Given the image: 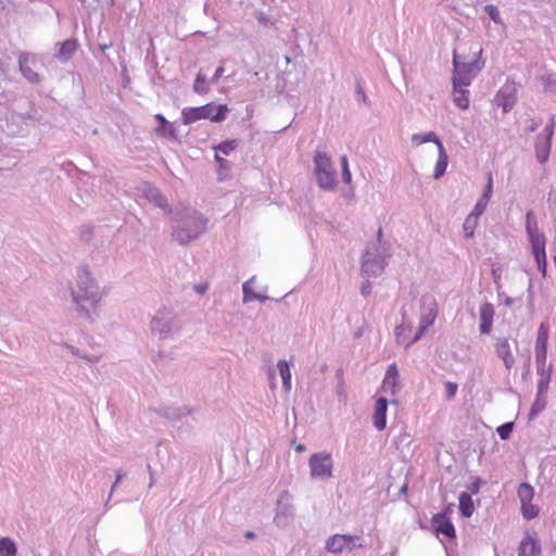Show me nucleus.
Segmentation results:
<instances>
[{
	"label": "nucleus",
	"instance_id": "nucleus-1",
	"mask_svg": "<svg viewBox=\"0 0 556 556\" xmlns=\"http://www.w3.org/2000/svg\"><path fill=\"white\" fill-rule=\"evenodd\" d=\"M76 311L86 319L93 320L97 306L104 296V291L86 267L78 269L76 288L71 291Z\"/></svg>",
	"mask_w": 556,
	"mask_h": 556
},
{
	"label": "nucleus",
	"instance_id": "nucleus-2",
	"mask_svg": "<svg viewBox=\"0 0 556 556\" xmlns=\"http://www.w3.org/2000/svg\"><path fill=\"white\" fill-rule=\"evenodd\" d=\"M173 220L175 225L172 236L180 245H187L206 230L207 219L193 208H177Z\"/></svg>",
	"mask_w": 556,
	"mask_h": 556
},
{
	"label": "nucleus",
	"instance_id": "nucleus-3",
	"mask_svg": "<svg viewBox=\"0 0 556 556\" xmlns=\"http://www.w3.org/2000/svg\"><path fill=\"white\" fill-rule=\"evenodd\" d=\"M482 49L473 51L472 54H453V84L456 86H469L471 80L484 66L481 60Z\"/></svg>",
	"mask_w": 556,
	"mask_h": 556
},
{
	"label": "nucleus",
	"instance_id": "nucleus-4",
	"mask_svg": "<svg viewBox=\"0 0 556 556\" xmlns=\"http://www.w3.org/2000/svg\"><path fill=\"white\" fill-rule=\"evenodd\" d=\"M226 104L207 103L198 108H186L181 112L184 124L189 125L200 119H210L215 123L223 122L228 113Z\"/></svg>",
	"mask_w": 556,
	"mask_h": 556
},
{
	"label": "nucleus",
	"instance_id": "nucleus-5",
	"mask_svg": "<svg viewBox=\"0 0 556 556\" xmlns=\"http://www.w3.org/2000/svg\"><path fill=\"white\" fill-rule=\"evenodd\" d=\"M180 329V321L176 313L167 307L159 309L152 317L150 330L159 339L172 337Z\"/></svg>",
	"mask_w": 556,
	"mask_h": 556
},
{
	"label": "nucleus",
	"instance_id": "nucleus-6",
	"mask_svg": "<svg viewBox=\"0 0 556 556\" xmlns=\"http://www.w3.org/2000/svg\"><path fill=\"white\" fill-rule=\"evenodd\" d=\"M314 173L318 186L324 190H333L337 187L336 175L331 159L321 151H316L314 155Z\"/></svg>",
	"mask_w": 556,
	"mask_h": 556
},
{
	"label": "nucleus",
	"instance_id": "nucleus-7",
	"mask_svg": "<svg viewBox=\"0 0 556 556\" xmlns=\"http://www.w3.org/2000/svg\"><path fill=\"white\" fill-rule=\"evenodd\" d=\"M453 513V504H450L441 513L433 515L430 520L432 532L441 541H453L456 539V530L452 522Z\"/></svg>",
	"mask_w": 556,
	"mask_h": 556
},
{
	"label": "nucleus",
	"instance_id": "nucleus-8",
	"mask_svg": "<svg viewBox=\"0 0 556 556\" xmlns=\"http://www.w3.org/2000/svg\"><path fill=\"white\" fill-rule=\"evenodd\" d=\"M389 254L387 253V249L382 251L379 248L371 251V248H367L365 253L363 254L362 262V274L367 277H377L381 275L383 271L387 258Z\"/></svg>",
	"mask_w": 556,
	"mask_h": 556
},
{
	"label": "nucleus",
	"instance_id": "nucleus-9",
	"mask_svg": "<svg viewBox=\"0 0 556 556\" xmlns=\"http://www.w3.org/2000/svg\"><path fill=\"white\" fill-rule=\"evenodd\" d=\"M420 325L413 342L418 341L427 329L434 323L438 315V304L433 295L425 294L420 299Z\"/></svg>",
	"mask_w": 556,
	"mask_h": 556
},
{
	"label": "nucleus",
	"instance_id": "nucleus-10",
	"mask_svg": "<svg viewBox=\"0 0 556 556\" xmlns=\"http://www.w3.org/2000/svg\"><path fill=\"white\" fill-rule=\"evenodd\" d=\"M311 476L317 479H327L332 475L333 462L329 453L319 452L311 455L308 459Z\"/></svg>",
	"mask_w": 556,
	"mask_h": 556
},
{
	"label": "nucleus",
	"instance_id": "nucleus-11",
	"mask_svg": "<svg viewBox=\"0 0 556 556\" xmlns=\"http://www.w3.org/2000/svg\"><path fill=\"white\" fill-rule=\"evenodd\" d=\"M141 197L147 199L151 204L161 208L166 215L173 214V210L170 208L167 199L161 192V190L150 182H142L138 188Z\"/></svg>",
	"mask_w": 556,
	"mask_h": 556
},
{
	"label": "nucleus",
	"instance_id": "nucleus-12",
	"mask_svg": "<svg viewBox=\"0 0 556 556\" xmlns=\"http://www.w3.org/2000/svg\"><path fill=\"white\" fill-rule=\"evenodd\" d=\"M361 540V536L334 534L327 540L326 549L332 554H340L344 551H352L356 546L362 547L361 543L357 544V542Z\"/></svg>",
	"mask_w": 556,
	"mask_h": 556
},
{
	"label": "nucleus",
	"instance_id": "nucleus-13",
	"mask_svg": "<svg viewBox=\"0 0 556 556\" xmlns=\"http://www.w3.org/2000/svg\"><path fill=\"white\" fill-rule=\"evenodd\" d=\"M555 121L554 117L549 119V123L546 125L543 135H539L535 140V151L536 157L540 163H544L549 155L551 151V141L554 134Z\"/></svg>",
	"mask_w": 556,
	"mask_h": 556
},
{
	"label": "nucleus",
	"instance_id": "nucleus-14",
	"mask_svg": "<svg viewBox=\"0 0 556 556\" xmlns=\"http://www.w3.org/2000/svg\"><path fill=\"white\" fill-rule=\"evenodd\" d=\"M516 85L515 83H506L496 93L494 102L497 106L503 108V112H509L516 103Z\"/></svg>",
	"mask_w": 556,
	"mask_h": 556
},
{
	"label": "nucleus",
	"instance_id": "nucleus-15",
	"mask_svg": "<svg viewBox=\"0 0 556 556\" xmlns=\"http://www.w3.org/2000/svg\"><path fill=\"white\" fill-rule=\"evenodd\" d=\"M542 548L535 533H526L518 546V556H541Z\"/></svg>",
	"mask_w": 556,
	"mask_h": 556
},
{
	"label": "nucleus",
	"instance_id": "nucleus-16",
	"mask_svg": "<svg viewBox=\"0 0 556 556\" xmlns=\"http://www.w3.org/2000/svg\"><path fill=\"white\" fill-rule=\"evenodd\" d=\"M522 515L527 519L535 518L539 515V506L533 504V489H519Z\"/></svg>",
	"mask_w": 556,
	"mask_h": 556
},
{
	"label": "nucleus",
	"instance_id": "nucleus-17",
	"mask_svg": "<svg viewBox=\"0 0 556 556\" xmlns=\"http://www.w3.org/2000/svg\"><path fill=\"white\" fill-rule=\"evenodd\" d=\"M156 415L163 417L165 419L176 421L181 419L185 416L192 414L193 409L184 405V406H160L152 409Z\"/></svg>",
	"mask_w": 556,
	"mask_h": 556
},
{
	"label": "nucleus",
	"instance_id": "nucleus-18",
	"mask_svg": "<svg viewBox=\"0 0 556 556\" xmlns=\"http://www.w3.org/2000/svg\"><path fill=\"white\" fill-rule=\"evenodd\" d=\"M414 441L410 433L402 431L394 441L396 450L400 452L403 459H408L414 454Z\"/></svg>",
	"mask_w": 556,
	"mask_h": 556
},
{
	"label": "nucleus",
	"instance_id": "nucleus-19",
	"mask_svg": "<svg viewBox=\"0 0 556 556\" xmlns=\"http://www.w3.org/2000/svg\"><path fill=\"white\" fill-rule=\"evenodd\" d=\"M496 354L498 357H501L504 362V365L507 369H510L515 364L514 355L510 351V345L507 341V339L502 338L496 340L495 344Z\"/></svg>",
	"mask_w": 556,
	"mask_h": 556
},
{
	"label": "nucleus",
	"instance_id": "nucleus-20",
	"mask_svg": "<svg viewBox=\"0 0 556 556\" xmlns=\"http://www.w3.org/2000/svg\"><path fill=\"white\" fill-rule=\"evenodd\" d=\"M388 408V400L386 397H379L376 401L374 412V425L378 430H383L387 425L386 414Z\"/></svg>",
	"mask_w": 556,
	"mask_h": 556
},
{
	"label": "nucleus",
	"instance_id": "nucleus-21",
	"mask_svg": "<svg viewBox=\"0 0 556 556\" xmlns=\"http://www.w3.org/2000/svg\"><path fill=\"white\" fill-rule=\"evenodd\" d=\"M493 315H494V308H493L492 304L484 303L480 307V319H481L480 331H481V333H489L491 331L492 323H493Z\"/></svg>",
	"mask_w": 556,
	"mask_h": 556
},
{
	"label": "nucleus",
	"instance_id": "nucleus-22",
	"mask_svg": "<svg viewBox=\"0 0 556 556\" xmlns=\"http://www.w3.org/2000/svg\"><path fill=\"white\" fill-rule=\"evenodd\" d=\"M529 240L532 247V253L535 258H540L544 261V252H545V236L543 232H535L534 235H529Z\"/></svg>",
	"mask_w": 556,
	"mask_h": 556
},
{
	"label": "nucleus",
	"instance_id": "nucleus-23",
	"mask_svg": "<svg viewBox=\"0 0 556 556\" xmlns=\"http://www.w3.org/2000/svg\"><path fill=\"white\" fill-rule=\"evenodd\" d=\"M447 163H448V156L445 152V149L442 143H439L438 161H437L434 174H433V177L435 179H439L444 175L446 167H447Z\"/></svg>",
	"mask_w": 556,
	"mask_h": 556
},
{
	"label": "nucleus",
	"instance_id": "nucleus-24",
	"mask_svg": "<svg viewBox=\"0 0 556 556\" xmlns=\"http://www.w3.org/2000/svg\"><path fill=\"white\" fill-rule=\"evenodd\" d=\"M77 49V42L74 39H67L61 43L59 52L55 56L62 61L67 62Z\"/></svg>",
	"mask_w": 556,
	"mask_h": 556
},
{
	"label": "nucleus",
	"instance_id": "nucleus-25",
	"mask_svg": "<svg viewBox=\"0 0 556 556\" xmlns=\"http://www.w3.org/2000/svg\"><path fill=\"white\" fill-rule=\"evenodd\" d=\"M466 87L467 86H456L453 84L454 102L462 110H466L469 106L468 90L465 89Z\"/></svg>",
	"mask_w": 556,
	"mask_h": 556
},
{
	"label": "nucleus",
	"instance_id": "nucleus-26",
	"mask_svg": "<svg viewBox=\"0 0 556 556\" xmlns=\"http://www.w3.org/2000/svg\"><path fill=\"white\" fill-rule=\"evenodd\" d=\"M399 380V372L395 364H392L389 366L384 380H383V388L388 391L390 390L391 393L395 392V388Z\"/></svg>",
	"mask_w": 556,
	"mask_h": 556
},
{
	"label": "nucleus",
	"instance_id": "nucleus-27",
	"mask_svg": "<svg viewBox=\"0 0 556 556\" xmlns=\"http://www.w3.org/2000/svg\"><path fill=\"white\" fill-rule=\"evenodd\" d=\"M155 119L159 122V127L155 129L157 135H167L169 138L176 139V131L173 126L162 114H156Z\"/></svg>",
	"mask_w": 556,
	"mask_h": 556
},
{
	"label": "nucleus",
	"instance_id": "nucleus-28",
	"mask_svg": "<svg viewBox=\"0 0 556 556\" xmlns=\"http://www.w3.org/2000/svg\"><path fill=\"white\" fill-rule=\"evenodd\" d=\"M254 281V277L249 279L248 281H245L242 286V289H243V302L244 303H248V302H251V301H260V302H265L268 298L266 295H261L258 293H256L251 285L252 282Z\"/></svg>",
	"mask_w": 556,
	"mask_h": 556
},
{
	"label": "nucleus",
	"instance_id": "nucleus-29",
	"mask_svg": "<svg viewBox=\"0 0 556 556\" xmlns=\"http://www.w3.org/2000/svg\"><path fill=\"white\" fill-rule=\"evenodd\" d=\"M459 511L464 517H471L475 511V505L473 501L471 498V495L464 492L459 496Z\"/></svg>",
	"mask_w": 556,
	"mask_h": 556
},
{
	"label": "nucleus",
	"instance_id": "nucleus-30",
	"mask_svg": "<svg viewBox=\"0 0 556 556\" xmlns=\"http://www.w3.org/2000/svg\"><path fill=\"white\" fill-rule=\"evenodd\" d=\"M20 70L25 78H27L30 83L39 81V75L34 72L29 65V60L25 55H21L20 60Z\"/></svg>",
	"mask_w": 556,
	"mask_h": 556
},
{
	"label": "nucleus",
	"instance_id": "nucleus-31",
	"mask_svg": "<svg viewBox=\"0 0 556 556\" xmlns=\"http://www.w3.org/2000/svg\"><path fill=\"white\" fill-rule=\"evenodd\" d=\"M277 368L282 379L285 390L289 391L291 389V371L289 364L285 359H280L277 364Z\"/></svg>",
	"mask_w": 556,
	"mask_h": 556
},
{
	"label": "nucleus",
	"instance_id": "nucleus-32",
	"mask_svg": "<svg viewBox=\"0 0 556 556\" xmlns=\"http://www.w3.org/2000/svg\"><path fill=\"white\" fill-rule=\"evenodd\" d=\"M413 143L419 146L425 142H433L437 144V148L439 149V143H442L439 137L433 131H429L427 134H415L412 137Z\"/></svg>",
	"mask_w": 556,
	"mask_h": 556
},
{
	"label": "nucleus",
	"instance_id": "nucleus-33",
	"mask_svg": "<svg viewBox=\"0 0 556 556\" xmlns=\"http://www.w3.org/2000/svg\"><path fill=\"white\" fill-rule=\"evenodd\" d=\"M16 545L9 538L0 539V555L1 556H15L16 555Z\"/></svg>",
	"mask_w": 556,
	"mask_h": 556
},
{
	"label": "nucleus",
	"instance_id": "nucleus-34",
	"mask_svg": "<svg viewBox=\"0 0 556 556\" xmlns=\"http://www.w3.org/2000/svg\"><path fill=\"white\" fill-rule=\"evenodd\" d=\"M538 374L540 375V379L538 382V394L540 396L542 393L546 392L548 388V383L551 380V366L548 367L547 370L543 368V370L538 371Z\"/></svg>",
	"mask_w": 556,
	"mask_h": 556
},
{
	"label": "nucleus",
	"instance_id": "nucleus-35",
	"mask_svg": "<svg viewBox=\"0 0 556 556\" xmlns=\"http://www.w3.org/2000/svg\"><path fill=\"white\" fill-rule=\"evenodd\" d=\"M478 225V218L475 215H468L464 222L463 228L466 238H472Z\"/></svg>",
	"mask_w": 556,
	"mask_h": 556
},
{
	"label": "nucleus",
	"instance_id": "nucleus-36",
	"mask_svg": "<svg viewBox=\"0 0 556 556\" xmlns=\"http://www.w3.org/2000/svg\"><path fill=\"white\" fill-rule=\"evenodd\" d=\"M546 351H547V345H535V358H536V364H538V371H541V370H543V368H545Z\"/></svg>",
	"mask_w": 556,
	"mask_h": 556
},
{
	"label": "nucleus",
	"instance_id": "nucleus-37",
	"mask_svg": "<svg viewBox=\"0 0 556 556\" xmlns=\"http://www.w3.org/2000/svg\"><path fill=\"white\" fill-rule=\"evenodd\" d=\"M193 90L197 93H207L208 92L207 81L201 72L198 73V75L195 77V80L193 84Z\"/></svg>",
	"mask_w": 556,
	"mask_h": 556
},
{
	"label": "nucleus",
	"instance_id": "nucleus-38",
	"mask_svg": "<svg viewBox=\"0 0 556 556\" xmlns=\"http://www.w3.org/2000/svg\"><path fill=\"white\" fill-rule=\"evenodd\" d=\"M238 147V140H226L215 147V151L217 153H223L228 155L231 151H233Z\"/></svg>",
	"mask_w": 556,
	"mask_h": 556
},
{
	"label": "nucleus",
	"instance_id": "nucleus-39",
	"mask_svg": "<svg viewBox=\"0 0 556 556\" xmlns=\"http://www.w3.org/2000/svg\"><path fill=\"white\" fill-rule=\"evenodd\" d=\"M406 330H410V327H406L404 326V324L402 325H399L396 328H395V340L399 344H405V346H409L413 342V340L410 342H406L405 339H404V332Z\"/></svg>",
	"mask_w": 556,
	"mask_h": 556
},
{
	"label": "nucleus",
	"instance_id": "nucleus-40",
	"mask_svg": "<svg viewBox=\"0 0 556 556\" xmlns=\"http://www.w3.org/2000/svg\"><path fill=\"white\" fill-rule=\"evenodd\" d=\"M547 339H548V328L543 323L540 325L535 345H547Z\"/></svg>",
	"mask_w": 556,
	"mask_h": 556
},
{
	"label": "nucleus",
	"instance_id": "nucleus-41",
	"mask_svg": "<svg viewBox=\"0 0 556 556\" xmlns=\"http://www.w3.org/2000/svg\"><path fill=\"white\" fill-rule=\"evenodd\" d=\"M526 230L528 236L535 232H541L538 228V224L532 218V212H528L526 216Z\"/></svg>",
	"mask_w": 556,
	"mask_h": 556
},
{
	"label": "nucleus",
	"instance_id": "nucleus-42",
	"mask_svg": "<svg viewBox=\"0 0 556 556\" xmlns=\"http://www.w3.org/2000/svg\"><path fill=\"white\" fill-rule=\"evenodd\" d=\"M514 422H505L497 428V433L502 440H507L513 431Z\"/></svg>",
	"mask_w": 556,
	"mask_h": 556
},
{
	"label": "nucleus",
	"instance_id": "nucleus-43",
	"mask_svg": "<svg viewBox=\"0 0 556 556\" xmlns=\"http://www.w3.org/2000/svg\"><path fill=\"white\" fill-rule=\"evenodd\" d=\"M340 162L342 166V179L345 184H350L352 176L349 169L348 157L345 155L341 156Z\"/></svg>",
	"mask_w": 556,
	"mask_h": 556
},
{
	"label": "nucleus",
	"instance_id": "nucleus-44",
	"mask_svg": "<svg viewBox=\"0 0 556 556\" xmlns=\"http://www.w3.org/2000/svg\"><path fill=\"white\" fill-rule=\"evenodd\" d=\"M543 85L545 90L551 92H556V76L555 75H548L543 78Z\"/></svg>",
	"mask_w": 556,
	"mask_h": 556
},
{
	"label": "nucleus",
	"instance_id": "nucleus-45",
	"mask_svg": "<svg viewBox=\"0 0 556 556\" xmlns=\"http://www.w3.org/2000/svg\"><path fill=\"white\" fill-rule=\"evenodd\" d=\"M488 200L480 198V200L477 202L473 211L469 215H475V217L479 218V216L484 212Z\"/></svg>",
	"mask_w": 556,
	"mask_h": 556
},
{
	"label": "nucleus",
	"instance_id": "nucleus-46",
	"mask_svg": "<svg viewBox=\"0 0 556 556\" xmlns=\"http://www.w3.org/2000/svg\"><path fill=\"white\" fill-rule=\"evenodd\" d=\"M484 11L489 14L492 21L498 23L501 21L498 10L495 5L488 4L484 8Z\"/></svg>",
	"mask_w": 556,
	"mask_h": 556
},
{
	"label": "nucleus",
	"instance_id": "nucleus-47",
	"mask_svg": "<svg viewBox=\"0 0 556 556\" xmlns=\"http://www.w3.org/2000/svg\"><path fill=\"white\" fill-rule=\"evenodd\" d=\"M381 238H382V229L379 228L377 231V240L375 242H372L370 245H368L367 248H371V251L376 250V248H379V250H381V251L383 249H387L386 243H382Z\"/></svg>",
	"mask_w": 556,
	"mask_h": 556
},
{
	"label": "nucleus",
	"instance_id": "nucleus-48",
	"mask_svg": "<svg viewBox=\"0 0 556 556\" xmlns=\"http://www.w3.org/2000/svg\"><path fill=\"white\" fill-rule=\"evenodd\" d=\"M545 406L544 402H541L540 396L538 395L536 401L533 403L530 412V418L534 417L539 412L543 410Z\"/></svg>",
	"mask_w": 556,
	"mask_h": 556
},
{
	"label": "nucleus",
	"instance_id": "nucleus-49",
	"mask_svg": "<svg viewBox=\"0 0 556 556\" xmlns=\"http://www.w3.org/2000/svg\"><path fill=\"white\" fill-rule=\"evenodd\" d=\"M492 188H493L492 175L489 174L488 175V182H486V186L484 188V191H483V194H482L481 198L489 201L490 198H491V194H492Z\"/></svg>",
	"mask_w": 556,
	"mask_h": 556
},
{
	"label": "nucleus",
	"instance_id": "nucleus-50",
	"mask_svg": "<svg viewBox=\"0 0 556 556\" xmlns=\"http://www.w3.org/2000/svg\"><path fill=\"white\" fill-rule=\"evenodd\" d=\"M79 357L87 361L88 363L94 364V363L100 362V359L102 358V355L101 354L81 353Z\"/></svg>",
	"mask_w": 556,
	"mask_h": 556
},
{
	"label": "nucleus",
	"instance_id": "nucleus-51",
	"mask_svg": "<svg viewBox=\"0 0 556 556\" xmlns=\"http://www.w3.org/2000/svg\"><path fill=\"white\" fill-rule=\"evenodd\" d=\"M445 389H446V397L448 400L453 399L457 391V384L455 382L448 381L445 383Z\"/></svg>",
	"mask_w": 556,
	"mask_h": 556
},
{
	"label": "nucleus",
	"instance_id": "nucleus-52",
	"mask_svg": "<svg viewBox=\"0 0 556 556\" xmlns=\"http://www.w3.org/2000/svg\"><path fill=\"white\" fill-rule=\"evenodd\" d=\"M215 161L218 163L220 169H229V162L223 159L219 153H215Z\"/></svg>",
	"mask_w": 556,
	"mask_h": 556
},
{
	"label": "nucleus",
	"instance_id": "nucleus-53",
	"mask_svg": "<svg viewBox=\"0 0 556 556\" xmlns=\"http://www.w3.org/2000/svg\"><path fill=\"white\" fill-rule=\"evenodd\" d=\"M356 97H357L358 101H362L363 103H367V97L359 84H357V86H356Z\"/></svg>",
	"mask_w": 556,
	"mask_h": 556
},
{
	"label": "nucleus",
	"instance_id": "nucleus-54",
	"mask_svg": "<svg viewBox=\"0 0 556 556\" xmlns=\"http://www.w3.org/2000/svg\"><path fill=\"white\" fill-rule=\"evenodd\" d=\"M370 291H371V285L369 282V280H366L362 283V288H361V292L364 296H367L368 294H370Z\"/></svg>",
	"mask_w": 556,
	"mask_h": 556
},
{
	"label": "nucleus",
	"instance_id": "nucleus-55",
	"mask_svg": "<svg viewBox=\"0 0 556 556\" xmlns=\"http://www.w3.org/2000/svg\"><path fill=\"white\" fill-rule=\"evenodd\" d=\"M224 74V67L223 66H219L216 68L211 81L213 84H216L218 81V79L222 77V75Z\"/></svg>",
	"mask_w": 556,
	"mask_h": 556
},
{
	"label": "nucleus",
	"instance_id": "nucleus-56",
	"mask_svg": "<svg viewBox=\"0 0 556 556\" xmlns=\"http://www.w3.org/2000/svg\"><path fill=\"white\" fill-rule=\"evenodd\" d=\"M256 20H257L261 24H263V25H265V26H267V25H268V22H269V18H268V17H267V15H266V14H264L263 12H257V13H256Z\"/></svg>",
	"mask_w": 556,
	"mask_h": 556
},
{
	"label": "nucleus",
	"instance_id": "nucleus-57",
	"mask_svg": "<svg viewBox=\"0 0 556 556\" xmlns=\"http://www.w3.org/2000/svg\"><path fill=\"white\" fill-rule=\"evenodd\" d=\"M536 263H538V267L539 269L543 273V275H545V270H546V254L544 253V261L540 258H535Z\"/></svg>",
	"mask_w": 556,
	"mask_h": 556
},
{
	"label": "nucleus",
	"instance_id": "nucleus-58",
	"mask_svg": "<svg viewBox=\"0 0 556 556\" xmlns=\"http://www.w3.org/2000/svg\"><path fill=\"white\" fill-rule=\"evenodd\" d=\"M64 346H65V348H66V349L72 353V354L77 355L78 357L80 356L81 352H80V350H79V349H77V348H75V346H73V345H71V344H67V343H65V344H64Z\"/></svg>",
	"mask_w": 556,
	"mask_h": 556
},
{
	"label": "nucleus",
	"instance_id": "nucleus-59",
	"mask_svg": "<svg viewBox=\"0 0 556 556\" xmlns=\"http://www.w3.org/2000/svg\"><path fill=\"white\" fill-rule=\"evenodd\" d=\"M123 476H124V473L118 472L117 476H116L115 482L113 483L112 486H116V484L121 483L122 480H123Z\"/></svg>",
	"mask_w": 556,
	"mask_h": 556
},
{
	"label": "nucleus",
	"instance_id": "nucleus-60",
	"mask_svg": "<svg viewBox=\"0 0 556 556\" xmlns=\"http://www.w3.org/2000/svg\"><path fill=\"white\" fill-rule=\"evenodd\" d=\"M306 450L305 445L304 444H296L295 445V451L301 453V452H304Z\"/></svg>",
	"mask_w": 556,
	"mask_h": 556
},
{
	"label": "nucleus",
	"instance_id": "nucleus-61",
	"mask_svg": "<svg viewBox=\"0 0 556 556\" xmlns=\"http://www.w3.org/2000/svg\"><path fill=\"white\" fill-rule=\"evenodd\" d=\"M195 291L198 293L203 294L206 291V287L205 286H198V287H195Z\"/></svg>",
	"mask_w": 556,
	"mask_h": 556
},
{
	"label": "nucleus",
	"instance_id": "nucleus-62",
	"mask_svg": "<svg viewBox=\"0 0 556 556\" xmlns=\"http://www.w3.org/2000/svg\"><path fill=\"white\" fill-rule=\"evenodd\" d=\"M538 124L536 123H532L529 127H528V130L531 131V132H534L536 129H538Z\"/></svg>",
	"mask_w": 556,
	"mask_h": 556
},
{
	"label": "nucleus",
	"instance_id": "nucleus-63",
	"mask_svg": "<svg viewBox=\"0 0 556 556\" xmlns=\"http://www.w3.org/2000/svg\"><path fill=\"white\" fill-rule=\"evenodd\" d=\"M513 302H514V300H513L511 298H506V299H505V304H506L507 306H510V305L513 304Z\"/></svg>",
	"mask_w": 556,
	"mask_h": 556
},
{
	"label": "nucleus",
	"instance_id": "nucleus-64",
	"mask_svg": "<svg viewBox=\"0 0 556 556\" xmlns=\"http://www.w3.org/2000/svg\"><path fill=\"white\" fill-rule=\"evenodd\" d=\"M254 536H255V534L253 532H251V531L245 533V538L247 539H253Z\"/></svg>",
	"mask_w": 556,
	"mask_h": 556
}]
</instances>
